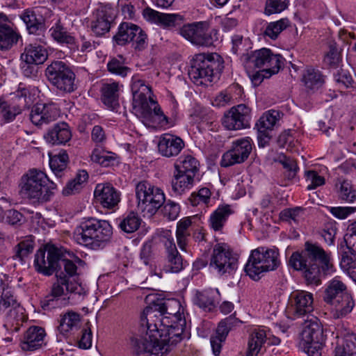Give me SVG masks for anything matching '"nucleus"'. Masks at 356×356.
<instances>
[{
	"mask_svg": "<svg viewBox=\"0 0 356 356\" xmlns=\"http://www.w3.org/2000/svg\"><path fill=\"white\" fill-rule=\"evenodd\" d=\"M156 314V312L145 309L138 332L130 337L131 349L137 356H162L165 353V345L160 342L158 325L154 324Z\"/></svg>",
	"mask_w": 356,
	"mask_h": 356,
	"instance_id": "f257e3e1",
	"label": "nucleus"
},
{
	"mask_svg": "<svg viewBox=\"0 0 356 356\" xmlns=\"http://www.w3.org/2000/svg\"><path fill=\"white\" fill-rule=\"evenodd\" d=\"M113 234L108 221L95 218H84L76 227L74 238L77 243L91 250L104 248Z\"/></svg>",
	"mask_w": 356,
	"mask_h": 356,
	"instance_id": "f03ea898",
	"label": "nucleus"
},
{
	"mask_svg": "<svg viewBox=\"0 0 356 356\" xmlns=\"http://www.w3.org/2000/svg\"><path fill=\"white\" fill-rule=\"evenodd\" d=\"M19 188L20 193L26 198L34 202L44 203L51 200L57 186L44 172L31 168L22 176Z\"/></svg>",
	"mask_w": 356,
	"mask_h": 356,
	"instance_id": "7ed1b4c3",
	"label": "nucleus"
},
{
	"mask_svg": "<svg viewBox=\"0 0 356 356\" xmlns=\"http://www.w3.org/2000/svg\"><path fill=\"white\" fill-rule=\"evenodd\" d=\"M223 67V60L219 54H198L193 58L189 76L197 84L207 85L218 79Z\"/></svg>",
	"mask_w": 356,
	"mask_h": 356,
	"instance_id": "20e7f679",
	"label": "nucleus"
},
{
	"mask_svg": "<svg viewBox=\"0 0 356 356\" xmlns=\"http://www.w3.org/2000/svg\"><path fill=\"white\" fill-rule=\"evenodd\" d=\"M280 263L277 250L259 247L252 250L245 271L252 280H258L262 273L275 270Z\"/></svg>",
	"mask_w": 356,
	"mask_h": 356,
	"instance_id": "39448f33",
	"label": "nucleus"
},
{
	"mask_svg": "<svg viewBox=\"0 0 356 356\" xmlns=\"http://www.w3.org/2000/svg\"><path fill=\"white\" fill-rule=\"evenodd\" d=\"M136 196L138 209L144 217L154 216L165 202L163 190L147 181L136 184Z\"/></svg>",
	"mask_w": 356,
	"mask_h": 356,
	"instance_id": "423d86ee",
	"label": "nucleus"
},
{
	"mask_svg": "<svg viewBox=\"0 0 356 356\" xmlns=\"http://www.w3.org/2000/svg\"><path fill=\"white\" fill-rule=\"evenodd\" d=\"M323 329L316 318L307 320L300 334V345L308 356H322L325 344Z\"/></svg>",
	"mask_w": 356,
	"mask_h": 356,
	"instance_id": "0eeeda50",
	"label": "nucleus"
},
{
	"mask_svg": "<svg viewBox=\"0 0 356 356\" xmlns=\"http://www.w3.org/2000/svg\"><path fill=\"white\" fill-rule=\"evenodd\" d=\"M238 266V256L230 247L224 243L214 245L209 261V266L218 274H232Z\"/></svg>",
	"mask_w": 356,
	"mask_h": 356,
	"instance_id": "6e6552de",
	"label": "nucleus"
},
{
	"mask_svg": "<svg viewBox=\"0 0 356 356\" xmlns=\"http://www.w3.org/2000/svg\"><path fill=\"white\" fill-rule=\"evenodd\" d=\"M45 76L60 91L72 92L76 88L74 72L63 61L56 60L48 65L45 70Z\"/></svg>",
	"mask_w": 356,
	"mask_h": 356,
	"instance_id": "1a4fd4ad",
	"label": "nucleus"
},
{
	"mask_svg": "<svg viewBox=\"0 0 356 356\" xmlns=\"http://www.w3.org/2000/svg\"><path fill=\"white\" fill-rule=\"evenodd\" d=\"M245 69L259 68L277 74L283 65V58L280 54H275L269 49L262 48L250 54L245 57Z\"/></svg>",
	"mask_w": 356,
	"mask_h": 356,
	"instance_id": "9d476101",
	"label": "nucleus"
},
{
	"mask_svg": "<svg viewBox=\"0 0 356 356\" xmlns=\"http://www.w3.org/2000/svg\"><path fill=\"white\" fill-rule=\"evenodd\" d=\"M79 287L77 283L70 282L66 275H56V281L51 285L49 293L41 301L42 308H54L61 305H66L67 301L65 299H60L65 295V291L76 293Z\"/></svg>",
	"mask_w": 356,
	"mask_h": 356,
	"instance_id": "9b49d317",
	"label": "nucleus"
},
{
	"mask_svg": "<svg viewBox=\"0 0 356 356\" xmlns=\"http://www.w3.org/2000/svg\"><path fill=\"white\" fill-rule=\"evenodd\" d=\"M133 111L136 116L143 120L151 121L153 118L162 126L168 124V118L151 95L134 97L133 98Z\"/></svg>",
	"mask_w": 356,
	"mask_h": 356,
	"instance_id": "f8f14e48",
	"label": "nucleus"
},
{
	"mask_svg": "<svg viewBox=\"0 0 356 356\" xmlns=\"http://www.w3.org/2000/svg\"><path fill=\"white\" fill-rule=\"evenodd\" d=\"M59 255L62 256V248L54 245L47 244L44 248H40L35 255V270L44 275H51L58 266Z\"/></svg>",
	"mask_w": 356,
	"mask_h": 356,
	"instance_id": "ddd939ff",
	"label": "nucleus"
},
{
	"mask_svg": "<svg viewBox=\"0 0 356 356\" xmlns=\"http://www.w3.org/2000/svg\"><path fill=\"white\" fill-rule=\"evenodd\" d=\"M170 316L163 318L158 323L159 331V339L164 343L165 353L169 351L171 345H175L182 339V335L186 327V319H180L178 322H170Z\"/></svg>",
	"mask_w": 356,
	"mask_h": 356,
	"instance_id": "4468645a",
	"label": "nucleus"
},
{
	"mask_svg": "<svg viewBox=\"0 0 356 356\" xmlns=\"http://www.w3.org/2000/svg\"><path fill=\"white\" fill-rule=\"evenodd\" d=\"M289 266L298 271H302L308 284H321L320 268L316 263L309 261L305 252H293L289 259Z\"/></svg>",
	"mask_w": 356,
	"mask_h": 356,
	"instance_id": "2eb2a0df",
	"label": "nucleus"
},
{
	"mask_svg": "<svg viewBox=\"0 0 356 356\" xmlns=\"http://www.w3.org/2000/svg\"><path fill=\"white\" fill-rule=\"evenodd\" d=\"M161 242L165 248V264L163 270L165 273H178L184 268L183 259L177 250L172 232L166 230L161 236Z\"/></svg>",
	"mask_w": 356,
	"mask_h": 356,
	"instance_id": "dca6fc26",
	"label": "nucleus"
},
{
	"mask_svg": "<svg viewBox=\"0 0 356 356\" xmlns=\"http://www.w3.org/2000/svg\"><path fill=\"white\" fill-rule=\"evenodd\" d=\"M252 149V140L250 137L237 139L232 142L230 149L223 154L220 161L222 167H229L243 163Z\"/></svg>",
	"mask_w": 356,
	"mask_h": 356,
	"instance_id": "f3484780",
	"label": "nucleus"
},
{
	"mask_svg": "<svg viewBox=\"0 0 356 356\" xmlns=\"http://www.w3.org/2000/svg\"><path fill=\"white\" fill-rule=\"evenodd\" d=\"M179 33L195 45L209 47L213 44L212 36L208 32V26L204 22L186 24L181 28Z\"/></svg>",
	"mask_w": 356,
	"mask_h": 356,
	"instance_id": "a211bd4d",
	"label": "nucleus"
},
{
	"mask_svg": "<svg viewBox=\"0 0 356 356\" xmlns=\"http://www.w3.org/2000/svg\"><path fill=\"white\" fill-rule=\"evenodd\" d=\"M251 110L245 104L232 107L225 114L222 124L229 130H238L249 126Z\"/></svg>",
	"mask_w": 356,
	"mask_h": 356,
	"instance_id": "6ab92c4d",
	"label": "nucleus"
},
{
	"mask_svg": "<svg viewBox=\"0 0 356 356\" xmlns=\"http://www.w3.org/2000/svg\"><path fill=\"white\" fill-rule=\"evenodd\" d=\"M94 197L103 208L115 211L121 200V193L109 183L99 184L95 189Z\"/></svg>",
	"mask_w": 356,
	"mask_h": 356,
	"instance_id": "aec40b11",
	"label": "nucleus"
},
{
	"mask_svg": "<svg viewBox=\"0 0 356 356\" xmlns=\"http://www.w3.org/2000/svg\"><path fill=\"white\" fill-rule=\"evenodd\" d=\"M156 312V320L154 324L158 325L157 322L163 320V318L170 316V322H178L180 319H185L183 312H181V306L180 302L175 299L167 300L163 303L157 304L153 307H147Z\"/></svg>",
	"mask_w": 356,
	"mask_h": 356,
	"instance_id": "412c9836",
	"label": "nucleus"
},
{
	"mask_svg": "<svg viewBox=\"0 0 356 356\" xmlns=\"http://www.w3.org/2000/svg\"><path fill=\"white\" fill-rule=\"evenodd\" d=\"M305 253L312 263H316L325 273H330L332 268L330 255L326 252L320 245L312 241H306L305 243Z\"/></svg>",
	"mask_w": 356,
	"mask_h": 356,
	"instance_id": "4be33fe9",
	"label": "nucleus"
},
{
	"mask_svg": "<svg viewBox=\"0 0 356 356\" xmlns=\"http://www.w3.org/2000/svg\"><path fill=\"white\" fill-rule=\"evenodd\" d=\"M290 300L294 318L304 316L314 310V296L309 291H295L291 294Z\"/></svg>",
	"mask_w": 356,
	"mask_h": 356,
	"instance_id": "5701e85b",
	"label": "nucleus"
},
{
	"mask_svg": "<svg viewBox=\"0 0 356 356\" xmlns=\"http://www.w3.org/2000/svg\"><path fill=\"white\" fill-rule=\"evenodd\" d=\"M20 35L12 21L3 13H0V50L6 51L16 44Z\"/></svg>",
	"mask_w": 356,
	"mask_h": 356,
	"instance_id": "b1692460",
	"label": "nucleus"
},
{
	"mask_svg": "<svg viewBox=\"0 0 356 356\" xmlns=\"http://www.w3.org/2000/svg\"><path fill=\"white\" fill-rule=\"evenodd\" d=\"M59 116V110L53 104H38L34 106L30 113V120L36 126L48 124Z\"/></svg>",
	"mask_w": 356,
	"mask_h": 356,
	"instance_id": "393cba45",
	"label": "nucleus"
},
{
	"mask_svg": "<svg viewBox=\"0 0 356 356\" xmlns=\"http://www.w3.org/2000/svg\"><path fill=\"white\" fill-rule=\"evenodd\" d=\"M184 147V142L181 138L169 134H163L158 144L160 154L168 158L177 156Z\"/></svg>",
	"mask_w": 356,
	"mask_h": 356,
	"instance_id": "a878e982",
	"label": "nucleus"
},
{
	"mask_svg": "<svg viewBox=\"0 0 356 356\" xmlns=\"http://www.w3.org/2000/svg\"><path fill=\"white\" fill-rule=\"evenodd\" d=\"M234 213V207L232 205L225 203L220 204L209 216L210 227L215 232H221L229 218Z\"/></svg>",
	"mask_w": 356,
	"mask_h": 356,
	"instance_id": "bb28decb",
	"label": "nucleus"
},
{
	"mask_svg": "<svg viewBox=\"0 0 356 356\" xmlns=\"http://www.w3.org/2000/svg\"><path fill=\"white\" fill-rule=\"evenodd\" d=\"M46 332L40 327H30L25 332L22 341V348L24 350L33 351L40 348L44 344Z\"/></svg>",
	"mask_w": 356,
	"mask_h": 356,
	"instance_id": "cd10ccee",
	"label": "nucleus"
},
{
	"mask_svg": "<svg viewBox=\"0 0 356 356\" xmlns=\"http://www.w3.org/2000/svg\"><path fill=\"white\" fill-rule=\"evenodd\" d=\"M71 138L70 127L64 122L54 124L44 135L45 140L51 145H65Z\"/></svg>",
	"mask_w": 356,
	"mask_h": 356,
	"instance_id": "c85d7f7f",
	"label": "nucleus"
},
{
	"mask_svg": "<svg viewBox=\"0 0 356 356\" xmlns=\"http://www.w3.org/2000/svg\"><path fill=\"white\" fill-rule=\"evenodd\" d=\"M113 18L111 8L98 9L94 14V19L91 22V29L93 33L100 36L108 32Z\"/></svg>",
	"mask_w": 356,
	"mask_h": 356,
	"instance_id": "c756f323",
	"label": "nucleus"
},
{
	"mask_svg": "<svg viewBox=\"0 0 356 356\" xmlns=\"http://www.w3.org/2000/svg\"><path fill=\"white\" fill-rule=\"evenodd\" d=\"M81 315L74 311L67 312L60 316L58 330L63 336H68L76 331L81 325Z\"/></svg>",
	"mask_w": 356,
	"mask_h": 356,
	"instance_id": "7c9ffc66",
	"label": "nucleus"
},
{
	"mask_svg": "<svg viewBox=\"0 0 356 356\" xmlns=\"http://www.w3.org/2000/svg\"><path fill=\"white\" fill-rule=\"evenodd\" d=\"M270 330L263 328H255L250 334L248 343V350L245 356H259L262 346L267 337H270Z\"/></svg>",
	"mask_w": 356,
	"mask_h": 356,
	"instance_id": "2f4dec72",
	"label": "nucleus"
},
{
	"mask_svg": "<svg viewBox=\"0 0 356 356\" xmlns=\"http://www.w3.org/2000/svg\"><path fill=\"white\" fill-rule=\"evenodd\" d=\"M332 307L331 313L334 318H342L350 314L355 307V301L348 293L341 296L337 300L330 304Z\"/></svg>",
	"mask_w": 356,
	"mask_h": 356,
	"instance_id": "473e14b6",
	"label": "nucleus"
},
{
	"mask_svg": "<svg viewBox=\"0 0 356 356\" xmlns=\"http://www.w3.org/2000/svg\"><path fill=\"white\" fill-rule=\"evenodd\" d=\"M21 58L29 65H40L47 58L46 49L40 45L29 44L21 55Z\"/></svg>",
	"mask_w": 356,
	"mask_h": 356,
	"instance_id": "72a5a7b5",
	"label": "nucleus"
},
{
	"mask_svg": "<svg viewBox=\"0 0 356 356\" xmlns=\"http://www.w3.org/2000/svg\"><path fill=\"white\" fill-rule=\"evenodd\" d=\"M139 33H141V29L138 26L129 22H122L120 24L113 40L117 44L122 46L131 42L136 34Z\"/></svg>",
	"mask_w": 356,
	"mask_h": 356,
	"instance_id": "f704fd0d",
	"label": "nucleus"
},
{
	"mask_svg": "<svg viewBox=\"0 0 356 356\" xmlns=\"http://www.w3.org/2000/svg\"><path fill=\"white\" fill-rule=\"evenodd\" d=\"M119 90L120 86L118 82L104 83L102 86V101L112 110L119 106Z\"/></svg>",
	"mask_w": 356,
	"mask_h": 356,
	"instance_id": "c9c22d12",
	"label": "nucleus"
},
{
	"mask_svg": "<svg viewBox=\"0 0 356 356\" xmlns=\"http://www.w3.org/2000/svg\"><path fill=\"white\" fill-rule=\"evenodd\" d=\"M347 293H348V292L347 291L346 284L338 277H334L329 282L325 290L323 300L326 303L330 305L334 300L341 298V296Z\"/></svg>",
	"mask_w": 356,
	"mask_h": 356,
	"instance_id": "e433bc0d",
	"label": "nucleus"
},
{
	"mask_svg": "<svg viewBox=\"0 0 356 356\" xmlns=\"http://www.w3.org/2000/svg\"><path fill=\"white\" fill-rule=\"evenodd\" d=\"M194 175L184 173L175 169L171 181L172 188L175 193L181 195L190 189L194 182Z\"/></svg>",
	"mask_w": 356,
	"mask_h": 356,
	"instance_id": "4c0bfd02",
	"label": "nucleus"
},
{
	"mask_svg": "<svg viewBox=\"0 0 356 356\" xmlns=\"http://www.w3.org/2000/svg\"><path fill=\"white\" fill-rule=\"evenodd\" d=\"M69 157L65 150L54 156L49 155V166L57 177H62L67 167Z\"/></svg>",
	"mask_w": 356,
	"mask_h": 356,
	"instance_id": "58836bf2",
	"label": "nucleus"
},
{
	"mask_svg": "<svg viewBox=\"0 0 356 356\" xmlns=\"http://www.w3.org/2000/svg\"><path fill=\"white\" fill-rule=\"evenodd\" d=\"M302 81L307 89L315 90L323 84L324 79L318 70L307 67L302 73Z\"/></svg>",
	"mask_w": 356,
	"mask_h": 356,
	"instance_id": "ea45409f",
	"label": "nucleus"
},
{
	"mask_svg": "<svg viewBox=\"0 0 356 356\" xmlns=\"http://www.w3.org/2000/svg\"><path fill=\"white\" fill-rule=\"evenodd\" d=\"M280 118V111L276 110H269L264 113L256 123L257 130H261V131L273 130Z\"/></svg>",
	"mask_w": 356,
	"mask_h": 356,
	"instance_id": "a19ab883",
	"label": "nucleus"
},
{
	"mask_svg": "<svg viewBox=\"0 0 356 356\" xmlns=\"http://www.w3.org/2000/svg\"><path fill=\"white\" fill-rule=\"evenodd\" d=\"M198 165L199 163L195 157L187 154L180 156L176 161L174 163V168L184 173L195 176L198 170Z\"/></svg>",
	"mask_w": 356,
	"mask_h": 356,
	"instance_id": "79ce46f5",
	"label": "nucleus"
},
{
	"mask_svg": "<svg viewBox=\"0 0 356 356\" xmlns=\"http://www.w3.org/2000/svg\"><path fill=\"white\" fill-rule=\"evenodd\" d=\"M1 287L2 289L1 306L4 308L14 307L17 305V300L14 296L13 291L10 285L9 277L3 275V279H1Z\"/></svg>",
	"mask_w": 356,
	"mask_h": 356,
	"instance_id": "37998d69",
	"label": "nucleus"
},
{
	"mask_svg": "<svg viewBox=\"0 0 356 356\" xmlns=\"http://www.w3.org/2000/svg\"><path fill=\"white\" fill-rule=\"evenodd\" d=\"M289 26L290 22L287 18H282L277 21L269 22L267 24L263 35L265 38L275 40Z\"/></svg>",
	"mask_w": 356,
	"mask_h": 356,
	"instance_id": "c03bdc74",
	"label": "nucleus"
},
{
	"mask_svg": "<svg viewBox=\"0 0 356 356\" xmlns=\"http://www.w3.org/2000/svg\"><path fill=\"white\" fill-rule=\"evenodd\" d=\"M59 261L63 262L64 270L69 276L76 275L77 270L76 263L81 264L83 262L81 259L63 248H62V256L59 255Z\"/></svg>",
	"mask_w": 356,
	"mask_h": 356,
	"instance_id": "a18cd8bd",
	"label": "nucleus"
},
{
	"mask_svg": "<svg viewBox=\"0 0 356 356\" xmlns=\"http://www.w3.org/2000/svg\"><path fill=\"white\" fill-rule=\"evenodd\" d=\"M90 159L93 162L103 167H108L114 163L116 157L114 153L106 151L100 146H97L93 149Z\"/></svg>",
	"mask_w": 356,
	"mask_h": 356,
	"instance_id": "49530a36",
	"label": "nucleus"
},
{
	"mask_svg": "<svg viewBox=\"0 0 356 356\" xmlns=\"http://www.w3.org/2000/svg\"><path fill=\"white\" fill-rule=\"evenodd\" d=\"M21 19L26 24L29 33L35 34L44 28L42 20L38 19L35 13L31 10H25L21 15Z\"/></svg>",
	"mask_w": 356,
	"mask_h": 356,
	"instance_id": "de8ad7c7",
	"label": "nucleus"
},
{
	"mask_svg": "<svg viewBox=\"0 0 356 356\" xmlns=\"http://www.w3.org/2000/svg\"><path fill=\"white\" fill-rule=\"evenodd\" d=\"M51 36L58 42L65 43L67 44H75L74 38L60 24V22H57L49 30Z\"/></svg>",
	"mask_w": 356,
	"mask_h": 356,
	"instance_id": "09e8293b",
	"label": "nucleus"
},
{
	"mask_svg": "<svg viewBox=\"0 0 356 356\" xmlns=\"http://www.w3.org/2000/svg\"><path fill=\"white\" fill-rule=\"evenodd\" d=\"M141 219L134 212H130L120 221L119 227L127 233H133L140 227Z\"/></svg>",
	"mask_w": 356,
	"mask_h": 356,
	"instance_id": "8fccbe9b",
	"label": "nucleus"
},
{
	"mask_svg": "<svg viewBox=\"0 0 356 356\" xmlns=\"http://www.w3.org/2000/svg\"><path fill=\"white\" fill-rule=\"evenodd\" d=\"M1 115L6 122L13 121L16 116L19 115L24 108L15 102L10 104H1Z\"/></svg>",
	"mask_w": 356,
	"mask_h": 356,
	"instance_id": "3c124183",
	"label": "nucleus"
},
{
	"mask_svg": "<svg viewBox=\"0 0 356 356\" xmlns=\"http://www.w3.org/2000/svg\"><path fill=\"white\" fill-rule=\"evenodd\" d=\"M280 217L282 220L290 224H298L304 218V211L300 207L284 209L280 212Z\"/></svg>",
	"mask_w": 356,
	"mask_h": 356,
	"instance_id": "603ef678",
	"label": "nucleus"
},
{
	"mask_svg": "<svg viewBox=\"0 0 356 356\" xmlns=\"http://www.w3.org/2000/svg\"><path fill=\"white\" fill-rule=\"evenodd\" d=\"M341 53L334 41L328 42V51L325 55L324 63L331 67H337L341 61Z\"/></svg>",
	"mask_w": 356,
	"mask_h": 356,
	"instance_id": "864d4df0",
	"label": "nucleus"
},
{
	"mask_svg": "<svg viewBox=\"0 0 356 356\" xmlns=\"http://www.w3.org/2000/svg\"><path fill=\"white\" fill-rule=\"evenodd\" d=\"M211 192L209 188L204 187L197 192H193L188 198L189 202L193 207L200 204L207 205L210 201Z\"/></svg>",
	"mask_w": 356,
	"mask_h": 356,
	"instance_id": "5fc2aeb1",
	"label": "nucleus"
},
{
	"mask_svg": "<svg viewBox=\"0 0 356 356\" xmlns=\"http://www.w3.org/2000/svg\"><path fill=\"white\" fill-rule=\"evenodd\" d=\"M131 91L133 98L137 95L140 97L152 94L150 87L146 85L145 81L141 79L138 75H135L132 78Z\"/></svg>",
	"mask_w": 356,
	"mask_h": 356,
	"instance_id": "6e6d98bb",
	"label": "nucleus"
},
{
	"mask_svg": "<svg viewBox=\"0 0 356 356\" xmlns=\"http://www.w3.org/2000/svg\"><path fill=\"white\" fill-rule=\"evenodd\" d=\"M338 193L339 197L348 202H353L356 200V190L353 189L352 184L347 180L339 182Z\"/></svg>",
	"mask_w": 356,
	"mask_h": 356,
	"instance_id": "4d7b16f0",
	"label": "nucleus"
},
{
	"mask_svg": "<svg viewBox=\"0 0 356 356\" xmlns=\"http://www.w3.org/2000/svg\"><path fill=\"white\" fill-rule=\"evenodd\" d=\"M289 3V0H266L264 13L268 15L280 13L288 8Z\"/></svg>",
	"mask_w": 356,
	"mask_h": 356,
	"instance_id": "13d9d810",
	"label": "nucleus"
},
{
	"mask_svg": "<svg viewBox=\"0 0 356 356\" xmlns=\"http://www.w3.org/2000/svg\"><path fill=\"white\" fill-rule=\"evenodd\" d=\"M280 162L285 169V175L288 179H293L296 177L298 167L296 161L286 156L280 157Z\"/></svg>",
	"mask_w": 356,
	"mask_h": 356,
	"instance_id": "bf43d9fd",
	"label": "nucleus"
},
{
	"mask_svg": "<svg viewBox=\"0 0 356 356\" xmlns=\"http://www.w3.org/2000/svg\"><path fill=\"white\" fill-rule=\"evenodd\" d=\"M344 241L350 253L356 255V220L348 225Z\"/></svg>",
	"mask_w": 356,
	"mask_h": 356,
	"instance_id": "052dcab7",
	"label": "nucleus"
},
{
	"mask_svg": "<svg viewBox=\"0 0 356 356\" xmlns=\"http://www.w3.org/2000/svg\"><path fill=\"white\" fill-rule=\"evenodd\" d=\"M356 354V345L352 339L346 338L335 348V356H353Z\"/></svg>",
	"mask_w": 356,
	"mask_h": 356,
	"instance_id": "680f3d73",
	"label": "nucleus"
},
{
	"mask_svg": "<svg viewBox=\"0 0 356 356\" xmlns=\"http://www.w3.org/2000/svg\"><path fill=\"white\" fill-rule=\"evenodd\" d=\"M107 68L111 73L122 77L126 76L131 71L129 67L125 66L122 62L117 58L111 59L107 64Z\"/></svg>",
	"mask_w": 356,
	"mask_h": 356,
	"instance_id": "e2e57ef3",
	"label": "nucleus"
},
{
	"mask_svg": "<svg viewBox=\"0 0 356 356\" xmlns=\"http://www.w3.org/2000/svg\"><path fill=\"white\" fill-rule=\"evenodd\" d=\"M306 181L308 183L307 189L313 190L316 188L325 184L324 177L321 176L315 170H308L305 172Z\"/></svg>",
	"mask_w": 356,
	"mask_h": 356,
	"instance_id": "0e129e2a",
	"label": "nucleus"
},
{
	"mask_svg": "<svg viewBox=\"0 0 356 356\" xmlns=\"http://www.w3.org/2000/svg\"><path fill=\"white\" fill-rule=\"evenodd\" d=\"M180 212L179 205L171 200H168L164 203L162 209V213L164 217L169 220H175L179 216Z\"/></svg>",
	"mask_w": 356,
	"mask_h": 356,
	"instance_id": "69168bd1",
	"label": "nucleus"
},
{
	"mask_svg": "<svg viewBox=\"0 0 356 356\" xmlns=\"http://www.w3.org/2000/svg\"><path fill=\"white\" fill-rule=\"evenodd\" d=\"M247 73L252 81V83L255 86H258L261 83L264 79L270 78L272 75L275 74L268 71L264 70H260L259 71L253 72L252 69H246Z\"/></svg>",
	"mask_w": 356,
	"mask_h": 356,
	"instance_id": "338daca9",
	"label": "nucleus"
},
{
	"mask_svg": "<svg viewBox=\"0 0 356 356\" xmlns=\"http://www.w3.org/2000/svg\"><path fill=\"white\" fill-rule=\"evenodd\" d=\"M33 250V244L30 241H23L20 242L15 248V257L20 259L27 257Z\"/></svg>",
	"mask_w": 356,
	"mask_h": 356,
	"instance_id": "774afa93",
	"label": "nucleus"
}]
</instances>
